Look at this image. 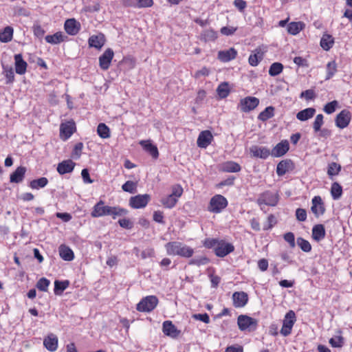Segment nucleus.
<instances>
[{
    "instance_id": "f257e3e1",
    "label": "nucleus",
    "mask_w": 352,
    "mask_h": 352,
    "mask_svg": "<svg viewBox=\"0 0 352 352\" xmlns=\"http://www.w3.org/2000/svg\"><path fill=\"white\" fill-rule=\"evenodd\" d=\"M168 255L179 256L184 258H190L194 254V250L187 245L179 242L171 241L165 245Z\"/></svg>"
},
{
    "instance_id": "f03ea898",
    "label": "nucleus",
    "mask_w": 352,
    "mask_h": 352,
    "mask_svg": "<svg viewBox=\"0 0 352 352\" xmlns=\"http://www.w3.org/2000/svg\"><path fill=\"white\" fill-rule=\"evenodd\" d=\"M228 202L227 199L221 195H215L210 200L208 210L212 213H220L227 206Z\"/></svg>"
},
{
    "instance_id": "7ed1b4c3",
    "label": "nucleus",
    "mask_w": 352,
    "mask_h": 352,
    "mask_svg": "<svg viewBox=\"0 0 352 352\" xmlns=\"http://www.w3.org/2000/svg\"><path fill=\"white\" fill-rule=\"evenodd\" d=\"M158 302L155 296H147L137 304L136 309L140 312H151L157 306Z\"/></svg>"
},
{
    "instance_id": "20e7f679",
    "label": "nucleus",
    "mask_w": 352,
    "mask_h": 352,
    "mask_svg": "<svg viewBox=\"0 0 352 352\" xmlns=\"http://www.w3.org/2000/svg\"><path fill=\"white\" fill-rule=\"evenodd\" d=\"M296 314L294 311H289L285 316L280 333L283 336H288L291 334L293 326L296 322Z\"/></svg>"
},
{
    "instance_id": "39448f33",
    "label": "nucleus",
    "mask_w": 352,
    "mask_h": 352,
    "mask_svg": "<svg viewBox=\"0 0 352 352\" xmlns=\"http://www.w3.org/2000/svg\"><path fill=\"white\" fill-rule=\"evenodd\" d=\"M311 211L316 218L323 215L326 211L324 203L319 195L314 196L311 199Z\"/></svg>"
},
{
    "instance_id": "423d86ee",
    "label": "nucleus",
    "mask_w": 352,
    "mask_h": 352,
    "mask_svg": "<svg viewBox=\"0 0 352 352\" xmlns=\"http://www.w3.org/2000/svg\"><path fill=\"white\" fill-rule=\"evenodd\" d=\"M150 200L151 196L148 194L138 195L130 198L129 206L134 209L143 208Z\"/></svg>"
},
{
    "instance_id": "0eeeda50",
    "label": "nucleus",
    "mask_w": 352,
    "mask_h": 352,
    "mask_svg": "<svg viewBox=\"0 0 352 352\" xmlns=\"http://www.w3.org/2000/svg\"><path fill=\"white\" fill-rule=\"evenodd\" d=\"M234 251V246L231 243L221 239L214 250V254L217 256L223 258Z\"/></svg>"
},
{
    "instance_id": "6e6552de",
    "label": "nucleus",
    "mask_w": 352,
    "mask_h": 352,
    "mask_svg": "<svg viewBox=\"0 0 352 352\" xmlns=\"http://www.w3.org/2000/svg\"><path fill=\"white\" fill-rule=\"evenodd\" d=\"M237 324L241 331H245L252 327L255 329L257 327V320L245 315H240L237 318Z\"/></svg>"
},
{
    "instance_id": "1a4fd4ad",
    "label": "nucleus",
    "mask_w": 352,
    "mask_h": 352,
    "mask_svg": "<svg viewBox=\"0 0 352 352\" xmlns=\"http://www.w3.org/2000/svg\"><path fill=\"white\" fill-rule=\"evenodd\" d=\"M259 104V100L253 96H247L240 100L239 107L243 112H250Z\"/></svg>"
},
{
    "instance_id": "9d476101",
    "label": "nucleus",
    "mask_w": 352,
    "mask_h": 352,
    "mask_svg": "<svg viewBox=\"0 0 352 352\" xmlns=\"http://www.w3.org/2000/svg\"><path fill=\"white\" fill-rule=\"evenodd\" d=\"M76 131V124L72 120L62 123L60 126V137L65 141L69 139Z\"/></svg>"
},
{
    "instance_id": "9b49d317",
    "label": "nucleus",
    "mask_w": 352,
    "mask_h": 352,
    "mask_svg": "<svg viewBox=\"0 0 352 352\" xmlns=\"http://www.w3.org/2000/svg\"><path fill=\"white\" fill-rule=\"evenodd\" d=\"M113 57V50L111 48L106 49L98 58L100 69L104 71L107 70L110 67Z\"/></svg>"
},
{
    "instance_id": "f8f14e48",
    "label": "nucleus",
    "mask_w": 352,
    "mask_h": 352,
    "mask_svg": "<svg viewBox=\"0 0 352 352\" xmlns=\"http://www.w3.org/2000/svg\"><path fill=\"white\" fill-rule=\"evenodd\" d=\"M351 120V113L347 109L342 110L336 117L335 123L337 127L344 129L347 127Z\"/></svg>"
},
{
    "instance_id": "ddd939ff",
    "label": "nucleus",
    "mask_w": 352,
    "mask_h": 352,
    "mask_svg": "<svg viewBox=\"0 0 352 352\" xmlns=\"http://www.w3.org/2000/svg\"><path fill=\"white\" fill-rule=\"evenodd\" d=\"M278 201V196L270 191L263 192L258 199L259 205L265 204L270 206H275Z\"/></svg>"
},
{
    "instance_id": "4468645a",
    "label": "nucleus",
    "mask_w": 352,
    "mask_h": 352,
    "mask_svg": "<svg viewBox=\"0 0 352 352\" xmlns=\"http://www.w3.org/2000/svg\"><path fill=\"white\" fill-rule=\"evenodd\" d=\"M250 154L252 157L265 160L271 155V151L265 146L253 145L250 148Z\"/></svg>"
},
{
    "instance_id": "2eb2a0df",
    "label": "nucleus",
    "mask_w": 352,
    "mask_h": 352,
    "mask_svg": "<svg viewBox=\"0 0 352 352\" xmlns=\"http://www.w3.org/2000/svg\"><path fill=\"white\" fill-rule=\"evenodd\" d=\"M289 149V144L287 140H281L271 151V155L280 157L285 155Z\"/></svg>"
},
{
    "instance_id": "dca6fc26",
    "label": "nucleus",
    "mask_w": 352,
    "mask_h": 352,
    "mask_svg": "<svg viewBox=\"0 0 352 352\" xmlns=\"http://www.w3.org/2000/svg\"><path fill=\"white\" fill-rule=\"evenodd\" d=\"M213 140V135L208 130L202 131L197 138V144L199 148H206Z\"/></svg>"
},
{
    "instance_id": "f3484780",
    "label": "nucleus",
    "mask_w": 352,
    "mask_h": 352,
    "mask_svg": "<svg viewBox=\"0 0 352 352\" xmlns=\"http://www.w3.org/2000/svg\"><path fill=\"white\" fill-rule=\"evenodd\" d=\"M162 331L166 336L172 338H177L181 333V331L177 329L170 320H166L163 322Z\"/></svg>"
},
{
    "instance_id": "a211bd4d",
    "label": "nucleus",
    "mask_w": 352,
    "mask_h": 352,
    "mask_svg": "<svg viewBox=\"0 0 352 352\" xmlns=\"http://www.w3.org/2000/svg\"><path fill=\"white\" fill-rule=\"evenodd\" d=\"M294 168V164L292 160L287 159L281 160L276 166V174L278 176H283L287 173Z\"/></svg>"
},
{
    "instance_id": "6ab92c4d",
    "label": "nucleus",
    "mask_w": 352,
    "mask_h": 352,
    "mask_svg": "<svg viewBox=\"0 0 352 352\" xmlns=\"http://www.w3.org/2000/svg\"><path fill=\"white\" fill-rule=\"evenodd\" d=\"M233 306L236 308L243 307L248 302V296L244 292H235L232 294Z\"/></svg>"
},
{
    "instance_id": "aec40b11",
    "label": "nucleus",
    "mask_w": 352,
    "mask_h": 352,
    "mask_svg": "<svg viewBox=\"0 0 352 352\" xmlns=\"http://www.w3.org/2000/svg\"><path fill=\"white\" fill-rule=\"evenodd\" d=\"M106 38L102 33H99L97 35H91L88 39V44L89 47H94L98 50L104 45Z\"/></svg>"
},
{
    "instance_id": "412c9836",
    "label": "nucleus",
    "mask_w": 352,
    "mask_h": 352,
    "mask_svg": "<svg viewBox=\"0 0 352 352\" xmlns=\"http://www.w3.org/2000/svg\"><path fill=\"white\" fill-rule=\"evenodd\" d=\"M109 208V206H104V202L100 200L93 207L91 215L94 218L108 215Z\"/></svg>"
},
{
    "instance_id": "4be33fe9",
    "label": "nucleus",
    "mask_w": 352,
    "mask_h": 352,
    "mask_svg": "<svg viewBox=\"0 0 352 352\" xmlns=\"http://www.w3.org/2000/svg\"><path fill=\"white\" fill-rule=\"evenodd\" d=\"M64 28L68 34L74 36L79 32L80 24L75 19H69L65 21Z\"/></svg>"
},
{
    "instance_id": "5701e85b",
    "label": "nucleus",
    "mask_w": 352,
    "mask_h": 352,
    "mask_svg": "<svg viewBox=\"0 0 352 352\" xmlns=\"http://www.w3.org/2000/svg\"><path fill=\"white\" fill-rule=\"evenodd\" d=\"M238 52L234 47H230L226 50H221L218 52V59L223 62L227 63L236 58Z\"/></svg>"
},
{
    "instance_id": "b1692460",
    "label": "nucleus",
    "mask_w": 352,
    "mask_h": 352,
    "mask_svg": "<svg viewBox=\"0 0 352 352\" xmlns=\"http://www.w3.org/2000/svg\"><path fill=\"white\" fill-rule=\"evenodd\" d=\"M76 163L72 160H63L57 165L56 170L60 175H65L73 172Z\"/></svg>"
},
{
    "instance_id": "393cba45",
    "label": "nucleus",
    "mask_w": 352,
    "mask_h": 352,
    "mask_svg": "<svg viewBox=\"0 0 352 352\" xmlns=\"http://www.w3.org/2000/svg\"><path fill=\"white\" fill-rule=\"evenodd\" d=\"M241 170L240 164L234 161H227L219 166V170L223 173H238Z\"/></svg>"
},
{
    "instance_id": "a878e982",
    "label": "nucleus",
    "mask_w": 352,
    "mask_h": 352,
    "mask_svg": "<svg viewBox=\"0 0 352 352\" xmlns=\"http://www.w3.org/2000/svg\"><path fill=\"white\" fill-rule=\"evenodd\" d=\"M265 52L261 47H256L248 58V63L252 67L257 66L263 59Z\"/></svg>"
},
{
    "instance_id": "bb28decb",
    "label": "nucleus",
    "mask_w": 352,
    "mask_h": 352,
    "mask_svg": "<svg viewBox=\"0 0 352 352\" xmlns=\"http://www.w3.org/2000/svg\"><path fill=\"white\" fill-rule=\"evenodd\" d=\"M58 340L54 333L48 334L43 340L44 346L51 352H54L58 349Z\"/></svg>"
},
{
    "instance_id": "cd10ccee",
    "label": "nucleus",
    "mask_w": 352,
    "mask_h": 352,
    "mask_svg": "<svg viewBox=\"0 0 352 352\" xmlns=\"http://www.w3.org/2000/svg\"><path fill=\"white\" fill-rule=\"evenodd\" d=\"M14 58L16 73L19 75L25 74L27 71L28 63L23 60L22 54H15Z\"/></svg>"
},
{
    "instance_id": "c85d7f7f",
    "label": "nucleus",
    "mask_w": 352,
    "mask_h": 352,
    "mask_svg": "<svg viewBox=\"0 0 352 352\" xmlns=\"http://www.w3.org/2000/svg\"><path fill=\"white\" fill-rule=\"evenodd\" d=\"M140 144L142 146L143 149L148 153L154 159H157L159 157L157 147L153 144L150 140H141Z\"/></svg>"
},
{
    "instance_id": "c756f323",
    "label": "nucleus",
    "mask_w": 352,
    "mask_h": 352,
    "mask_svg": "<svg viewBox=\"0 0 352 352\" xmlns=\"http://www.w3.org/2000/svg\"><path fill=\"white\" fill-rule=\"evenodd\" d=\"M326 232L324 225L316 224L312 228L311 237L312 239L319 242L325 237Z\"/></svg>"
},
{
    "instance_id": "7c9ffc66",
    "label": "nucleus",
    "mask_w": 352,
    "mask_h": 352,
    "mask_svg": "<svg viewBox=\"0 0 352 352\" xmlns=\"http://www.w3.org/2000/svg\"><path fill=\"white\" fill-rule=\"evenodd\" d=\"M25 172V167H17L16 169L10 176V182L16 184L21 182L24 179Z\"/></svg>"
},
{
    "instance_id": "2f4dec72",
    "label": "nucleus",
    "mask_w": 352,
    "mask_h": 352,
    "mask_svg": "<svg viewBox=\"0 0 352 352\" xmlns=\"http://www.w3.org/2000/svg\"><path fill=\"white\" fill-rule=\"evenodd\" d=\"M67 38L62 32H57L52 35H47L45 39L48 43L56 45L65 41Z\"/></svg>"
},
{
    "instance_id": "473e14b6",
    "label": "nucleus",
    "mask_w": 352,
    "mask_h": 352,
    "mask_svg": "<svg viewBox=\"0 0 352 352\" xmlns=\"http://www.w3.org/2000/svg\"><path fill=\"white\" fill-rule=\"evenodd\" d=\"M59 255L64 261H71L74 258V254L72 250L65 245L59 247Z\"/></svg>"
},
{
    "instance_id": "72a5a7b5",
    "label": "nucleus",
    "mask_w": 352,
    "mask_h": 352,
    "mask_svg": "<svg viewBox=\"0 0 352 352\" xmlns=\"http://www.w3.org/2000/svg\"><path fill=\"white\" fill-rule=\"evenodd\" d=\"M305 28L302 21L291 22L287 25V32L292 35H296Z\"/></svg>"
},
{
    "instance_id": "f704fd0d",
    "label": "nucleus",
    "mask_w": 352,
    "mask_h": 352,
    "mask_svg": "<svg viewBox=\"0 0 352 352\" xmlns=\"http://www.w3.org/2000/svg\"><path fill=\"white\" fill-rule=\"evenodd\" d=\"M14 30L11 26H6L0 30V41L2 43H8L13 38Z\"/></svg>"
},
{
    "instance_id": "c9c22d12",
    "label": "nucleus",
    "mask_w": 352,
    "mask_h": 352,
    "mask_svg": "<svg viewBox=\"0 0 352 352\" xmlns=\"http://www.w3.org/2000/svg\"><path fill=\"white\" fill-rule=\"evenodd\" d=\"M316 113V109L312 107H309L299 111L296 114V118L300 121H306L311 118Z\"/></svg>"
},
{
    "instance_id": "e433bc0d",
    "label": "nucleus",
    "mask_w": 352,
    "mask_h": 352,
    "mask_svg": "<svg viewBox=\"0 0 352 352\" xmlns=\"http://www.w3.org/2000/svg\"><path fill=\"white\" fill-rule=\"evenodd\" d=\"M128 210L120 206H109L108 215L111 216L113 219L119 217L126 215Z\"/></svg>"
},
{
    "instance_id": "4c0bfd02",
    "label": "nucleus",
    "mask_w": 352,
    "mask_h": 352,
    "mask_svg": "<svg viewBox=\"0 0 352 352\" xmlns=\"http://www.w3.org/2000/svg\"><path fill=\"white\" fill-rule=\"evenodd\" d=\"M320 44L324 50L329 51L334 44V38L329 34H324L320 39Z\"/></svg>"
},
{
    "instance_id": "58836bf2",
    "label": "nucleus",
    "mask_w": 352,
    "mask_h": 352,
    "mask_svg": "<svg viewBox=\"0 0 352 352\" xmlns=\"http://www.w3.org/2000/svg\"><path fill=\"white\" fill-rule=\"evenodd\" d=\"M274 107L272 106L266 107L258 114V119L263 122L267 121L274 116Z\"/></svg>"
},
{
    "instance_id": "ea45409f",
    "label": "nucleus",
    "mask_w": 352,
    "mask_h": 352,
    "mask_svg": "<svg viewBox=\"0 0 352 352\" xmlns=\"http://www.w3.org/2000/svg\"><path fill=\"white\" fill-rule=\"evenodd\" d=\"M218 34L216 31L212 29H208L203 31L201 34V40L205 42L214 41L217 38Z\"/></svg>"
},
{
    "instance_id": "a19ab883",
    "label": "nucleus",
    "mask_w": 352,
    "mask_h": 352,
    "mask_svg": "<svg viewBox=\"0 0 352 352\" xmlns=\"http://www.w3.org/2000/svg\"><path fill=\"white\" fill-rule=\"evenodd\" d=\"M331 195L334 200H338L341 197L342 195V187L339 183L335 182L331 184Z\"/></svg>"
},
{
    "instance_id": "79ce46f5",
    "label": "nucleus",
    "mask_w": 352,
    "mask_h": 352,
    "mask_svg": "<svg viewBox=\"0 0 352 352\" xmlns=\"http://www.w3.org/2000/svg\"><path fill=\"white\" fill-rule=\"evenodd\" d=\"M48 184V179L42 177L36 179H33L30 182L29 186L32 189H39L41 188H44Z\"/></svg>"
},
{
    "instance_id": "37998d69",
    "label": "nucleus",
    "mask_w": 352,
    "mask_h": 352,
    "mask_svg": "<svg viewBox=\"0 0 352 352\" xmlns=\"http://www.w3.org/2000/svg\"><path fill=\"white\" fill-rule=\"evenodd\" d=\"M230 90L229 88L228 82H221L217 89V93L221 98H226L230 94Z\"/></svg>"
},
{
    "instance_id": "c03bdc74",
    "label": "nucleus",
    "mask_w": 352,
    "mask_h": 352,
    "mask_svg": "<svg viewBox=\"0 0 352 352\" xmlns=\"http://www.w3.org/2000/svg\"><path fill=\"white\" fill-rule=\"evenodd\" d=\"M69 285V280H55L54 281V294L56 295H60L62 292L65 290Z\"/></svg>"
},
{
    "instance_id": "a18cd8bd",
    "label": "nucleus",
    "mask_w": 352,
    "mask_h": 352,
    "mask_svg": "<svg viewBox=\"0 0 352 352\" xmlns=\"http://www.w3.org/2000/svg\"><path fill=\"white\" fill-rule=\"evenodd\" d=\"M178 199L173 195H169L161 199V203L166 208H173L177 203Z\"/></svg>"
},
{
    "instance_id": "49530a36",
    "label": "nucleus",
    "mask_w": 352,
    "mask_h": 352,
    "mask_svg": "<svg viewBox=\"0 0 352 352\" xmlns=\"http://www.w3.org/2000/svg\"><path fill=\"white\" fill-rule=\"evenodd\" d=\"M284 66L282 63L276 62L272 63L269 69V74L271 76H276L282 73Z\"/></svg>"
},
{
    "instance_id": "de8ad7c7",
    "label": "nucleus",
    "mask_w": 352,
    "mask_h": 352,
    "mask_svg": "<svg viewBox=\"0 0 352 352\" xmlns=\"http://www.w3.org/2000/svg\"><path fill=\"white\" fill-rule=\"evenodd\" d=\"M341 170V166L336 162H331L329 164L327 168V174L331 179L333 176L338 175Z\"/></svg>"
},
{
    "instance_id": "09e8293b",
    "label": "nucleus",
    "mask_w": 352,
    "mask_h": 352,
    "mask_svg": "<svg viewBox=\"0 0 352 352\" xmlns=\"http://www.w3.org/2000/svg\"><path fill=\"white\" fill-rule=\"evenodd\" d=\"M98 135L103 139L110 137V129L104 123H100L97 127Z\"/></svg>"
},
{
    "instance_id": "8fccbe9b",
    "label": "nucleus",
    "mask_w": 352,
    "mask_h": 352,
    "mask_svg": "<svg viewBox=\"0 0 352 352\" xmlns=\"http://www.w3.org/2000/svg\"><path fill=\"white\" fill-rule=\"evenodd\" d=\"M297 245L305 252H309L311 251L312 247L311 243L302 237L297 238Z\"/></svg>"
},
{
    "instance_id": "3c124183",
    "label": "nucleus",
    "mask_w": 352,
    "mask_h": 352,
    "mask_svg": "<svg viewBox=\"0 0 352 352\" xmlns=\"http://www.w3.org/2000/svg\"><path fill=\"white\" fill-rule=\"evenodd\" d=\"M83 147H84V146H83L82 142L76 143L74 145L72 152V154H71L72 158H73L74 160H78L82 155Z\"/></svg>"
},
{
    "instance_id": "603ef678",
    "label": "nucleus",
    "mask_w": 352,
    "mask_h": 352,
    "mask_svg": "<svg viewBox=\"0 0 352 352\" xmlns=\"http://www.w3.org/2000/svg\"><path fill=\"white\" fill-rule=\"evenodd\" d=\"M329 343L333 348H341L344 344V339L342 336H338L330 338Z\"/></svg>"
},
{
    "instance_id": "864d4df0",
    "label": "nucleus",
    "mask_w": 352,
    "mask_h": 352,
    "mask_svg": "<svg viewBox=\"0 0 352 352\" xmlns=\"http://www.w3.org/2000/svg\"><path fill=\"white\" fill-rule=\"evenodd\" d=\"M337 72V65L336 62L331 61L327 65V76L326 80L331 78Z\"/></svg>"
},
{
    "instance_id": "5fc2aeb1",
    "label": "nucleus",
    "mask_w": 352,
    "mask_h": 352,
    "mask_svg": "<svg viewBox=\"0 0 352 352\" xmlns=\"http://www.w3.org/2000/svg\"><path fill=\"white\" fill-rule=\"evenodd\" d=\"M3 73L6 78V84H12L14 81V73L12 67H3Z\"/></svg>"
},
{
    "instance_id": "6e6d98bb",
    "label": "nucleus",
    "mask_w": 352,
    "mask_h": 352,
    "mask_svg": "<svg viewBox=\"0 0 352 352\" xmlns=\"http://www.w3.org/2000/svg\"><path fill=\"white\" fill-rule=\"evenodd\" d=\"M277 223V220L276 217L270 214L267 219V222L263 225V230H271L276 224Z\"/></svg>"
},
{
    "instance_id": "4d7b16f0",
    "label": "nucleus",
    "mask_w": 352,
    "mask_h": 352,
    "mask_svg": "<svg viewBox=\"0 0 352 352\" xmlns=\"http://www.w3.org/2000/svg\"><path fill=\"white\" fill-rule=\"evenodd\" d=\"M137 183L133 181L126 182L122 186V189L127 192L134 193L136 191Z\"/></svg>"
},
{
    "instance_id": "13d9d810",
    "label": "nucleus",
    "mask_w": 352,
    "mask_h": 352,
    "mask_svg": "<svg viewBox=\"0 0 352 352\" xmlns=\"http://www.w3.org/2000/svg\"><path fill=\"white\" fill-rule=\"evenodd\" d=\"M324 116L322 114H318L313 123V129L315 133L320 131L321 126L324 124L323 121Z\"/></svg>"
},
{
    "instance_id": "bf43d9fd",
    "label": "nucleus",
    "mask_w": 352,
    "mask_h": 352,
    "mask_svg": "<svg viewBox=\"0 0 352 352\" xmlns=\"http://www.w3.org/2000/svg\"><path fill=\"white\" fill-rule=\"evenodd\" d=\"M220 239H214V238H206L203 241V245L205 248L210 249L213 248L214 250L217 248V244L219 243Z\"/></svg>"
},
{
    "instance_id": "052dcab7",
    "label": "nucleus",
    "mask_w": 352,
    "mask_h": 352,
    "mask_svg": "<svg viewBox=\"0 0 352 352\" xmlns=\"http://www.w3.org/2000/svg\"><path fill=\"white\" fill-rule=\"evenodd\" d=\"M32 31H33L34 35L40 39L43 37V36L45 33V30L38 23H36L33 25Z\"/></svg>"
},
{
    "instance_id": "680f3d73",
    "label": "nucleus",
    "mask_w": 352,
    "mask_h": 352,
    "mask_svg": "<svg viewBox=\"0 0 352 352\" xmlns=\"http://www.w3.org/2000/svg\"><path fill=\"white\" fill-rule=\"evenodd\" d=\"M50 283V281L48 279H47L46 278H41L38 280L36 283V287L40 291L47 292Z\"/></svg>"
},
{
    "instance_id": "e2e57ef3",
    "label": "nucleus",
    "mask_w": 352,
    "mask_h": 352,
    "mask_svg": "<svg viewBox=\"0 0 352 352\" xmlns=\"http://www.w3.org/2000/svg\"><path fill=\"white\" fill-rule=\"evenodd\" d=\"M338 105V101L337 100H333V101H331L330 102L327 103L324 105V107L323 108V110H324V111L326 113L331 114V113H333L336 111Z\"/></svg>"
},
{
    "instance_id": "0e129e2a",
    "label": "nucleus",
    "mask_w": 352,
    "mask_h": 352,
    "mask_svg": "<svg viewBox=\"0 0 352 352\" xmlns=\"http://www.w3.org/2000/svg\"><path fill=\"white\" fill-rule=\"evenodd\" d=\"M171 190L172 192L170 195L174 197H176L177 199H178L182 195L184 192L183 188L180 184L173 185L171 188Z\"/></svg>"
},
{
    "instance_id": "69168bd1",
    "label": "nucleus",
    "mask_w": 352,
    "mask_h": 352,
    "mask_svg": "<svg viewBox=\"0 0 352 352\" xmlns=\"http://www.w3.org/2000/svg\"><path fill=\"white\" fill-rule=\"evenodd\" d=\"M283 239L287 241L292 248H294L296 245L295 243V236L292 232H288L283 235Z\"/></svg>"
},
{
    "instance_id": "338daca9",
    "label": "nucleus",
    "mask_w": 352,
    "mask_h": 352,
    "mask_svg": "<svg viewBox=\"0 0 352 352\" xmlns=\"http://www.w3.org/2000/svg\"><path fill=\"white\" fill-rule=\"evenodd\" d=\"M122 62L125 64L129 69L135 68L136 65L135 58L132 56H126L122 59Z\"/></svg>"
},
{
    "instance_id": "774afa93",
    "label": "nucleus",
    "mask_w": 352,
    "mask_h": 352,
    "mask_svg": "<svg viewBox=\"0 0 352 352\" xmlns=\"http://www.w3.org/2000/svg\"><path fill=\"white\" fill-rule=\"evenodd\" d=\"M210 261L209 258L206 256H202L199 258H193L190 261V265H195L197 266L206 265Z\"/></svg>"
}]
</instances>
